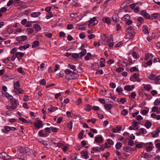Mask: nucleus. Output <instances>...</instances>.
Segmentation results:
<instances>
[{
    "label": "nucleus",
    "instance_id": "f257e3e1",
    "mask_svg": "<svg viewBox=\"0 0 160 160\" xmlns=\"http://www.w3.org/2000/svg\"><path fill=\"white\" fill-rule=\"evenodd\" d=\"M10 102L11 105L12 110L15 109L17 106V103L16 99L13 98L10 99Z\"/></svg>",
    "mask_w": 160,
    "mask_h": 160
},
{
    "label": "nucleus",
    "instance_id": "f03ea898",
    "mask_svg": "<svg viewBox=\"0 0 160 160\" xmlns=\"http://www.w3.org/2000/svg\"><path fill=\"white\" fill-rule=\"evenodd\" d=\"M134 31V29L132 27L128 28L126 30V32L129 33L131 38H133L134 37V35L132 33Z\"/></svg>",
    "mask_w": 160,
    "mask_h": 160
},
{
    "label": "nucleus",
    "instance_id": "7ed1b4c3",
    "mask_svg": "<svg viewBox=\"0 0 160 160\" xmlns=\"http://www.w3.org/2000/svg\"><path fill=\"white\" fill-rule=\"evenodd\" d=\"M96 17H94L92 18L89 20L88 22H89V24L88 25V27H91V26H89L90 25V24H91L92 23V26H93L98 23V21L97 20H96Z\"/></svg>",
    "mask_w": 160,
    "mask_h": 160
},
{
    "label": "nucleus",
    "instance_id": "20e7f679",
    "mask_svg": "<svg viewBox=\"0 0 160 160\" xmlns=\"http://www.w3.org/2000/svg\"><path fill=\"white\" fill-rule=\"evenodd\" d=\"M141 14L142 16H143L144 17L147 19L151 18L150 15L145 10H143L141 11Z\"/></svg>",
    "mask_w": 160,
    "mask_h": 160
},
{
    "label": "nucleus",
    "instance_id": "39448f33",
    "mask_svg": "<svg viewBox=\"0 0 160 160\" xmlns=\"http://www.w3.org/2000/svg\"><path fill=\"white\" fill-rule=\"evenodd\" d=\"M112 20L115 23H117L119 21V17L118 14L116 13H114L112 17Z\"/></svg>",
    "mask_w": 160,
    "mask_h": 160
},
{
    "label": "nucleus",
    "instance_id": "423d86ee",
    "mask_svg": "<svg viewBox=\"0 0 160 160\" xmlns=\"http://www.w3.org/2000/svg\"><path fill=\"white\" fill-rule=\"evenodd\" d=\"M9 156L4 152H2L0 153V158L5 160L9 159Z\"/></svg>",
    "mask_w": 160,
    "mask_h": 160
},
{
    "label": "nucleus",
    "instance_id": "0eeeda50",
    "mask_svg": "<svg viewBox=\"0 0 160 160\" xmlns=\"http://www.w3.org/2000/svg\"><path fill=\"white\" fill-rule=\"evenodd\" d=\"M35 127L37 128H40L42 127L43 125L42 123V122L40 120H38L37 122L34 124Z\"/></svg>",
    "mask_w": 160,
    "mask_h": 160
},
{
    "label": "nucleus",
    "instance_id": "6e6552de",
    "mask_svg": "<svg viewBox=\"0 0 160 160\" xmlns=\"http://www.w3.org/2000/svg\"><path fill=\"white\" fill-rule=\"evenodd\" d=\"M103 141V138L102 136H97L95 137V142L98 143H101Z\"/></svg>",
    "mask_w": 160,
    "mask_h": 160
},
{
    "label": "nucleus",
    "instance_id": "1a4fd4ad",
    "mask_svg": "<svg viewBox=\"0 0 160 160\" xmlns=\"http://www.w3.org/2000/svg\"><path fill=\"white\" fill-rule=\"evenodd\" d=\"M134 88V85H126L124 87V89L127 91H132Z\"/></svg>",
    "mask_w": 160,
    "mask_h": 160
},
{
    "label": "nucleus",
    "instance_id": "9d476101",
    "mask_svg": "<svg viewBox=\"0 0 160 160\" xmlns=\"http://www.w3.org/2000/svg\"><path fill=\"white\" fill-rule=\"evenodd\" d=\"M81 156L85 158L86 159L89 158V156L88 155V152L87 151H82L81 152Z\"/></svg>",
    "mask_w": 160,
    "mask_h": 160
},
{
    "label": "nucleus",
    "instance_id": "9b49d317",
    "mask_svg": "<svg viewBox=\"0 0 160 160\" xmlns=\"http://www.w3.org/2000/svg\"><path fill=\"white\" fill-rule=\"evenodd\" d=\"M142 85L144 86V88L147 91H150L152 89V88L150 84L145 85L143 84Z\"/></svg>",
    "mask_w": 160,
    "mask_h": 160
},
{
    "label": "nucleus",
    "instance_id": "f8f14e48",
    "mask_svg": "<svg viewBox=\"0 0 160 160\" xmlns=\"http://www.w3.org/2000/svg\"><path fill=\"white\" fill-rule=\"evenodd\" d=\"M130 18V16L128 14H126L122 18H121V19L122 21L126 22Z\"/></svg>",
    "mask_w": 160,
    "mask_h": 160
},
{
    "label": "nucleus",
    "instance_id": "ddd939ff",
    "mask_svg": "<svg viewBox=\"0 0 160 160\" xmlns=\"http://www.w3.org/2000/svg\"><path fill=\"white\" fill-rule=\"evenodd\" d=\"M41 13L40 12H35L31 13V16L33 18H36L40 15Z\"/></svg>",
    "mask_w": 160,
    "mask_h": 160
},
{
    "label": "nucleus",
    "instance_id": "4468645a",
    "mask_svg": "<svg viewBox=\"0 0 160 160\" xmlns=\"http://www.w3.org/2000/svg\"><path fill=\"white\" fill-rule=\"evenodd\" d=\"M160 17V14L158 13H154L152 14L151 16L152 19H157Z\"/></svg>",
    "mask_w": 160,
    "mask_h": 160
},
{
    "label": "nucleus",
    "instance_id": "2eb2a0df",
    "mask_svg": "<svg viewBox=\"0 0 160 160\" xmlns=\"http://www.w3.org/2000/svg\"><path fill=\"white\" fill-rule=\"evenodd\" d=\"M105 108L107 111H109L112 108V105L110 104H107L104 105Z\"/></svg>",
    "mask_w": 160,
    "mask_h": 160
},
{
    "label": "nucleus",
    "instance_id": "dca6fc26",
    "mask_svg": "<svg viewBox=\"0 0 160 160\" xmlns=\"http://www.w3.org/2000/svg\"><path fill=\"white\" fill-rule=\"evenodd\" d=\"M84 108L86 111L88 112L92 110V107L91 105L87 104L85 106Z\"/></svg>",
    "mask_w": 160,
    "mask_h": 160
},
{
    "label": "nucleus",
    "instance_id": "f3484780",
    "mask_svg": "<svg viewBox=\"0 0 160 160\" xmlns=\"http://www.w3.org/2000/svg\"><path fill=\"white\" fill-rule=\"evenodd\" d=\"M10 127L8 126H5L4 127V129L2 130V132L5 133H7L10 131Z\"/></svg>",
    "mask_w": 160,
    "mask_h": 160
},
{
    "label": "nucleus",
    "instance_id": "a211bd4d",
    "mask_svg": "<svg viewBox=\"0 0 160 160\" xmlns=\"http://www.w3.org/2000/svg\"><path fill=\"white\" fill-rule=\"evenodd\" d=\"M124 151L126 152H128L129 151H131V150H137L136 148H134L133 149H132L131 148L128 146H127L126 147H125L124 148Z\"/></svg>",
    "mask_w": 160,
    "mask_h": 160
},
{
    "label": "nucleus",
    "instance_id": "6ab92c4d",
    "mask_svg": "<svg viewBox=\"0 0 160 160\" xmlns=\"http://www.w3.org/2000/svg\"><path fill=\"white\" fill-rule=\"evenodd\" d=\"M102 21L108 24H110L111 22L110 18L108 17H104L102 19Z\"/></svg>",
    "mask_w": 160,
    "mask_h": 160
},
{
    "label": "nucleus",
    "instance_id": "aec40b11",
    "mask_svg": "<svg viewBox=\"0 0 160 160\" xmlns=\"http://www.w3.org/2000/svg\"><path fill=\"white\" fill-rule=\"evenodd\" d=\"M148 78L149 79L154 80V82H155L156 75H155V74H151L148 76Z\"/></svg>",
    "mask_w": 160,
    "mask_h": 160
},
{
    "label": "nucleus",
    "instance_id": "412c9836",
    "mask_svg": "<svg viewBox=\"0 0 160 160\" xmlns=\"http://www.w3.org/2000/svg\"><path fill=\"white\" fill-rule=\"evenodd\" d=\"M39 44V42L38 41H34L32 44V47L33 48H36L37 47Z\"/></svg>",
    "mask_w": 160,
    "mask_h": 160
},
{
    "label": "nucleus",
    "instance_id": "4be33fe9",
    "mask_svg": "<svg viewBox=\"0 0 160 160\" xmlns=\"http://www.w3.org/2000/svg\"><path fill=\"white\" fill-rule=\"evenodd\" d=\"M16 56L17 58H22L24 55V53L23 52H18L15 53Z\"/></svg>",
    "mask_w": 160,
    "mask_h": 160
},
{
    "label": "nucleus",
    "instance_id": "5701e85b",
    "mask_svg": "<svg viewBox=\"0 0 160 160\" xmlns=\"http://www.w3.org/2000/svg\"><path fill=\"white\" fill-rule=\"evenodd\" d=\"M33 28H35L36 30L37 31L40 30L41 29V26L37 24H34L33 26Z\"/></svg>",
    "mask_w": 160,
    "mask_h": 160
},
{
    "label": "nucleus",
    "instance_id": "b1692460",
    "mask_svg": "<svg viewBox=\"0 0 160 160\" xmlns=\"http://www.w3.org/2000/svg\"><path fill=\"white\" fill-rule=\"evenodd\" d=\"M105 59L101 58L100 61V66L101 67H104L105 66L104 63L105 62Z\"/></svg>",
    "mask_w": 160,
    "mask_h": 160
},
{
    "label": "nucleus",
    "instance_id": "393cba45",
    "mask_svg": "<svg viewBox=\"0 0 160 160\" xmlns=\"http://www.w3.org/2000/svg\"><path fill=\"white\" fill-rule=\"evenodd\" d=\"M71 76L72 77V79L78 78V74L74 72H72Z\"/></svg>",
    "mask_w": 160,
    "mask_h": 160
},
{
    "label": "nucleus",
    "instance_id": "a878e982",
    "mask_svg": "<svg viewBox=\"0 0 160 160\" xmlns=\"http://www.w3.org/2000/svg\"><path fill=\"white\" fill-rule=\"evenodd\" d=\"M160 75H158L157 77L156 76L155 79V83L156 84H160Z\"/></svg>",
    "mask_w": 160,
    "mask_h": 160
},
{
    "label": "nucleus",
    "instance_id": "bb28decb",
    "mask_svg": "<svg viewBox=\"0 0 160 160\" xmlns=\"http://www.w3.org/2000/svg\"><path fill=\"white\" fill-rule=\"evenodd\" d=\"M142 30L143 32L144 33L148 34L149 33V32L148 30V28L146 26H143L142 27Z\"/></svg>",
    "mask_w": 160,
    "mask_h": 160
},
{
    "label": "nucleus",
    "instance_id": "cd10ccee",
    "mask_svg": "<svg viewBox=\"0 0 160 160\" xmlns=\"http://www.w3.org/2000/svg\"><path fill=\"white\" fill-rule=\"evenodd\" d=\"M144 145V143L143 142H141L138 144H137L136 145V148H141L143 147V145Z\"/></svg>",
    "mask_w": 160,
    "mask_h": 160
},
{
    "label": "nucleus",
    "instance_id": "c85d7f7f",
    "mask_svg": "<svg viewBox=\"0 0 160 160\" xmlns=\"http://www.w3.org/2000/svg\"><path fill=\"white\" fill-rule=\"evenodd\" d=\"M92 150L94 151H95L96 152H100L101 151V148L98 147H93L92 149Z\"/></svg>",
    "mask_w": 160,
    "mask_h": 160
},
{
    "label": "nucleus",
    "instance_id": "c756f323",
    "mask_svg": "<svg viewBox=\"0 0 160 160\" xmlns=\"http://www.w3.org/2000/svg\"><path fill=\"white\" fill-rule=\"evenodd\" d=\"M17 71L19 72L22 73L23 75H25V73L23 71L22 68L21 67H20L18 68Z\"/></svg>",
    "mask_w": 160,
    "mask_h": 160
},
{
    "label": "nucleus",
    "instance_id": "7c9ffc66",
    "mask_svg": "<svg viewBox=\"0 0 160 160\" xmlns=\"http://www.w3.org/2000/svg\"><path fill=\"white\" fill-rule=\"evenodd\" d=\"M122 144L121 142H118L116 145V148L117 149H119L122 147Z\"/></svg>",
    "mask_w": 160,
    "mask_h": 160
},
{
    "label": "nucleus",
    "instance_id": "2f4dec72",
    "mask_svg": "<svg viewBox=\"0 0 160 160\" xmlns=\"http://www.w3.org/2000/svg\"><path fill=\"white\" fill-rule=\"evenodd\" d=\"M68 66L69 68L74 71H75L76 70V66L74 65L69 64Z\"/></svg>",
    "mask_w": 160,
    "mask_h": 160
},
{
    "label": "nucleus",
    "instance_id": "473e14b6",
    "mask_svg": "<svg viewBox=\"0 0 160 160\" xmlns=\"http://www.w3.org/2000/svg\"><path fill=\"white\" fill-rule=\"evenodd\" d=\"M152 125V123L151 122H145V126L147 128H150Z\"/></svg>",
    "mask_w": 160,
    "mask_h": 160
},
{
    "label": "nucleus",
    "instance_id": "72a5a7b5",
    "mask_svg": "<svg viewBox=\"0 0 160 160\" xmlns=\"http://www.w3.org/2000/svg\"><path fill=\"white\" fill-rule=\"evenodd\" d=\"M84 131L83 130H82L78 134V137L80 139H81L82 138H83L82 136L84 134Z\"/></svg>",
    "mask_w": 160,
    "mask_h": 160
},
{
    "label": "nucleus",
    "instance_id": "f704fd0d",
    "mask_svg": "<svg viewBox=\"0 0 160 160\" xmlns=\"http://www.w3.org/2000/svg\"><path fill=\"white\" fill-rule=\"evenodd\" d=\"M77 155L76 153H74L71 156L70 158L72 160H75L77 159Z\"/></svg>",
    "mask_w": 160,
    "mask_h": 160
},
{
    "label": "nucleus",
    "instance_id": "c9c22d12",
    "mask_svg": "<svg viewBox=\"0 0 160 160\" xmlns=\"http://www.w3.org/2000/svg\"><path fill=\"white\" fill-rule=\"evenodd\" d=\"M2 95L3 96L4 95L8 99H9L10 98V97L13 98V97L9 94L7 92H5L2 93Z\"/></svg>",
    "mask_w": 160,
    "mask_h": 160
},
{
    "label": "nucleus",
    "instance_id": "e433bc0d",
    "mask_svg": "<svg viewBox=\"0 0 160 160\" xmlns=\"http://www.w3.org/2000/svg\"><path fill=\"white\" fill-rule=\"evenodd\" d=\"M91 56V54L90 52H88L85 57V59L86 60H88L90 58Z\"/></svg>",
    "mask_w": 160,
    "mask_h": 160
},
{
    "label": "nucleus",
    "instance_id": "4c0bfd02",
    "mask_svg": "<svg viewBox=\"0 0 160 160\" xmlns=\"http://www.w3.org/2000/svg\"><path fill=\"white\" fill-rule=\"evenodd\" d=\"M158 108L157 107L154 106L152 109V111L153 112H156L158 113V112H157L158 111Z\"/></svg>",
    "mask_w": 160,
    "mask_h": 160
},
{
    "label": "nucleus",
    "instance_id": "58836bf2",
    "mask_svg": "<svg viewBox=\"0 0 160 160\" xmlns=\"http://www.w3.org/2000/svg\"><path fill=\"white\" fill-rule=\"evenodd\" d=\"M72 121H71L67 124V127L68 128L70 129H72Z\"/></svg>",
    "mask_w": 160,
    "mask_h": 160
},
{
    "label": "nucleus",
    "instance_id": "ea45409f",
    "mask_svg": "<svg viewBox=\"0 0 160 160\" xmlns=\"http://www.w3.org/2000/svg\"><path fill=\"white\" fill-rule=\"evenodd\" d=\"M53 17V14L51 12H49L48 14L46 16V18L47 19H48Z\"/></svg>",
    "mask_w": 160,
    "mask_h": 160
},
{
    "label": "nucleus",
    "instance_id": "a19ab883",
    "mask_svg": "<svg viewBox=\"0 0 160 160\" xmlns=\"http://www.w3.org/2000/svg\"><path fill=\"white\" fill-rule=\"evenodd\" d=\"M39 83L40 85L45 86L46 84V81L45 79H43Z\"/></svg>",
    "mask_w": 160,
    "mask_h": 160
},
{
    "label": "nucleus",
    "instance_id": "79ce46f5",
    "mask_svg": "<svg viewBox=\"0 0 160 160\" xmlns=\"http://www.w3.org/2000/svg\"><path fill=\"white\" fill-rule=\"evenodd\" d=\"M72 57L75 59H77L78 57L79 56L78 55V53H73L72 54Z\"/></svg>",
    "mask_w": 160,
    "mask_h": 160
},
{
    "label": "nucleus",
    "instance_id": "37998d69",
    "mask_svg": "<svg viewBox=\"0 0 160 160\" xmlns=\"http://www.w3.org/2000/svg\"><path fill=\"white\" fill-rule=\"evenodd\" d=\"M102 39L103 41H106L108 40V37L105 34H103V36L102 37Z\"/></svg>",
    "mask_w": 160,
    "mask_h": 160
},
{
    "label": "nucleus",
    "instance_id": "c03bdc74",
    "mask_svg": "<svg viewBox=\"0 0 160 160\" xmlns=\"http://www.w3.org/2000/svg\"><path fill=\"white\" fill-rule=\"evenodd\" d=\"M130 71L132 72L134 71L136 72L138 71V69L136 67H132L130 69Z\"/></svg>",
    "mask_w": 160,
    "mask_h": 160
},
{
    "label": "nucleus",
    "instance_id": "a18cd8bd",
    "mask_svg": "<svg viewBox=\"0 0 160 160\" xmlns=\"http://www.w3.org/2000/svg\"><path fill=\"white\" fill-rule=\"evenodd\" d=\"M20 37V39L22 41H24L26 40L27 38V37L25 35L22 36L20 37Z\"/></svg>",
    "mask_w": 160,
    "mask_h": 160
},
{
    "label": "nucleus",
    "instance_id": "49530a36",
    "mask_svg": "<svg viewBox=\"0 0 160 160\" xmlns=\"http://www.w3.org/2000/svg\"><path fill=\"white\" fill-rule=\"evenodd\" d=\"M139 131L140 132V133L143 134H145L147 132L145 129L143 128H141L139 129Z\"/></svg>",
    "mask_w": 160,
    "mask_h": 160
},
{
    "label": "nucleus",
    "instance_id": "de8ad7c7",
    "mask_svg": "<svg viewBox=\"0 0 160 160\" xmlns=\"http://www.w3.org/2000/svg\"><path fill=\"white\" fill-rule=\"evenodd\" d=\"M116 91L118 93L122 92L123 91L122 88L121 87H118L116 89Z\"/></svg>",
    "mask_w": 160,
    "mask_h": 160
},
{
    "label": "nucleus",
    "instance_id": "09e8293b",
    "mask_svg": "<svg viewBox=\"0 0 160 160\" xmlns=\"http://www.w3.org/2000/svg\"><path fill=\"white\" fill-rule=\"evenodd\" d=\"M78 13H72L70 14V17L72 18H76L78 17Z\"/></svg>",
    "mask_w": 160,
    "mask_h": 160
},
{
    "label": "nucleus",
    "instance_id": "8fccbe9b",
    "mask_svg": "<svg viewBox=\"0 0 160 160\" xmlns=\"http://www.w3.org/2000/svg\"><path fill=\"white\" fill-rule=\"evenodd\" d=\"M122 113L123 116H125L128 113V111L125 109L122 110Z\"/></svg>",
    "mask_w": 160,
    "mask_h": 160
},
{
    "label": "nucleus",
    "instance_id": "3c124183",
    "mask_svg": "<svg viewBox=\"0 0 160 160\" xmlns=\"http://www.w3.org/2000/svg\"><path fill=\"white\" fill-rule=\"evenodd\" d=\"M24 91L20 88H18L17 93L18 94H22L23 93Z\"/></svg>",
    "mask_w": 160,
    "mask_h": 160
},
{
    "label": "nucleus",
    "instance_id": "603ef678",
    "mask_svg": "<svg viewBox=\"0 0 160 160\" xmlns=\"http://www.w3.org/2000/svg\"><path fill=\"white\" fill-rule=\"evenodd\" d=\"M78 26L79 28L80 29L84 30L86 28V27L82 25L78 24Z\"/></svg>",
    "mask_w": 160,
    "mask_h": 160
},
{
    "label": "nucleus",
    "instance_id": "864d4df0",
    "mask_svg": "<svg viewBox=\"0 0 160 160\" xmlns=\"http://www.w3.org/2000/svg\"><path fill=\"white\" fill-rule=\"evenodd\" d=\"M19 119L20 121L24 123H27L28 122L26 119L22 118H19Z\"/></svg>",
    "mask_w": 160,
    "mask_h": 160
},
{
    "label": "nucleus",
    "instance_id": "5fc2aeb1",
    "mask_svg": "<svg viewBox=\"0 0 160 160\" xmlns=\"http://www.w3.org/2000/svg\"><path fill=\"white\" fill-rule=\"evenodd\" d=\"M14 87L15 88L19 87L20 86V84L19 81H17L14 83Z\"/></svg>",
    "mask_w": 160,
    "mask_h": 160
},
{
    "label": "nucleus",
    "instance_id": "6e6d98bb",
    "mask_svg": "<svg viewBox=\"0 0 160 160\" xmlns=\"http://www.w3.org/2000/svg\"><path fill=\"white\" fill-rule=\"evenodd\" d=\"M65 73L67 75H69L72 73V72L70 70L66 69L65 72Z\"/></svg>",
    "mask_w": 160,
    "mask_h": 160
},
{
    "label": "nucleus",
    "instance_id": "4d7b16f0",
    "mask_svg": "<svg viewBox=\"0 0 160 160\" xmlns=\"http://www.w3.org/2000/svg\"><path fill=\"white\" fill-rule=\"evenodd\" d=\"M152 148L151 146H148L146 147V150L148 152H149L152 150Z\"/></svg>",
    "mask_w": 160,
    "mask_h": 160
},
{
    "label": "nucleus",
    "instance_id": "13d9d810",
    "mask_svg": "<svg viewBox=\"0 0 160 160\" xmlns=\"http://www.w3.org/2000/svg\"><path fill=\"white\" fill-rule=\"evenodd\" d=\"M107 142L108 143V144H110V145H113L114 143L112 141V140L110 139H108L107 140Z\"/></svg>",
    "mask_w": 160,
    "mask_h": 160
},
{
    "label": "nucleus",
    "instance_id": "bf43d9fd",
    "mask_svg": "<svg viewBox=\"0 0 160 160\" xmlns=\"http://www.w3.org/2000/svg\"><path fill=\"white\" fill-rule=\"evenodd\" d=\"M73 26L72 24H68L67 25L68 29H72L73 28Z\"/></svg>",
    "mask_w": 160,
    "mask_h": 160
},
{
    "label": "nucleus",
    "instance_id": "052dcab7",
    "mask_svg": "<svg viewBox=\"0 0 160 160\" xmlns=\"http://www.w3.org/2000/svg\"><path fill=\"white\" fill-rule=\"evenodd\" d=\"M152 137L153 138L157 137L159 136V132H156L154 134H152Z\"/></svg>",
    "mask_w": 160,
    "mask_h": 160
},
{
    "label": "nucleus",
    "instance_id": "680f3d73",
    "mask_svg": "<svg viewBox=\"0 0 160 160\" xmlns=\"http://www.w3.org/2000/svg\"><path fill=\"white\" fill-rule=\"evenodd\" d=\"M141 112L143 115H146L148 112V111L146 110H143L141 111Z\"/></svg>",
    "mask_w": 160,
    "mask_h": 160
},
{
    "label": "nucleus",
    "instance_id": "e2e57ef3",
    "mask_svg": "<svg viewBox=\"0 0 160 160\" xmlns=\"http://www.w3.org/2000/svg\"><path fill=\"white\" fill-rule=\"evenodd\" d=\"M143 157L145 158H148L149 157V155L147 153H143Z\"/></svg>",
    "mask_w": 160,
    "mask_h": 160
},
{
    "label": "nucleus",
    "instance_id": "0e129e2a",
    "mask_svg": "<svg viewBox=\"0 0 160 160\" xmlns=\"http://www.w3.org/2000/svg\"><path fill=\"white\" fill-rule=\"evenodd\" d=\"M28 34H31L33 32V29L32 28H29L27 29Z\"/></svg>",
    "mask_w": 160,
    "mask_h": 160
},
{
    "label": "nucleus",
    "instance_id": "69168bd1",
    "mask_svg": "<svg viewBox=\"0 0 160 160\" xmlns=\"http://www.w3.org/2000/svg\"><path fill=\"white\" fill-rule=\"evenodd\" d=\"M160 103V101L158 99H157L154 102V104L155 105H158Z\"/></svg>",
    "mask_w": 160,
    "mask_h": 160
},
{
    "label": "nucleus",
    "instance_id": "338daca9",
    "mask_svg": "<svg viewBox=\"0 0 160 160\" xmlns=\"http://www.w3.org/2000/svg\"><path fill=\"white\" fill-rule=\"evenodd\" d=\"M139 76V74L138 73H135L133 75L132 77L133 78L136 79H137Z\"/></svg>",
    "mask_w": 160,
    "mask_h": 160
},
{
    "label": "nucleus",
    "instance_id": "774afa93",
    "mask_svg": "<svg viewBox=\"0 0 160 160\" xmlns=\"http://www.w3.org/2000/svg\"><path fill=\"white\" fill-rule=\"evenodd\" d=\"M29 96L28 95H25L23 98V100L24 101H27L29 99Z\"/></svg>",
    "mask_w": 160,
    "mask_h": 160
}]
</instances>
